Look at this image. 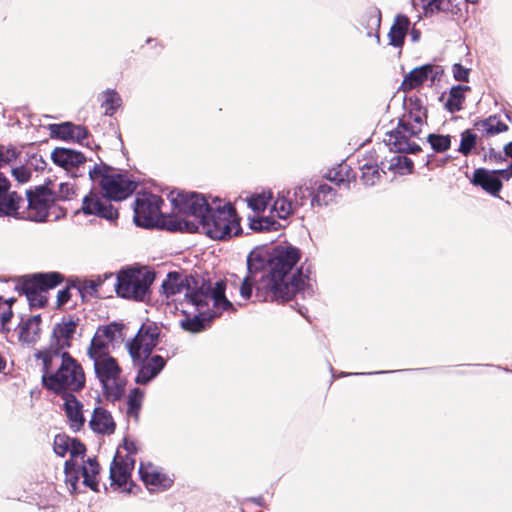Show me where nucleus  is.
Returning <instances> with one entry per match:
<instances>
[{
	"label": "nucleus",
	"mask_w": 512,
	"mask_h": 512,
	"mask_svg": "<svg viewBox=\"0 0 512 512\" xmlns=\"http://www.w3.org/2000/svg\"><path fill=\"white\" fill-rule=\"evenodd\" d=\"M215 283L203 279L188 277L184 274L171 272L162 283L163 293L166 297H175L180 305L187 304V311L193 312L197 305L204 306L206 294L214 291Z\"/></svg>",
	"instance_id": "nucleus-4"
},
{
	"label": "nucleus",
	"mask_w": 512,
	"mask_h": 512,
	"mask_svg": "<svg viewBox=\"0 0 512 512\" xmlns=\"http://www.w3.org/2000/svg\"><path fill=\"white\" fill-rule=\"evenodd\" d=\"M409 19L404 15H398L389 31L390 44L395 47L403 45L405 35L409 28Z\"/></svg>",
	"instance_id": "nucleus-30"
},
{
	"label": "nucleus",
	"mask_w": 512,
	"mask_h": 512,
	"mask_svg": "<svg viewBox=\"0 0 512 512\" xmlns=\"http://www.w3.org/2000/svg\"><path fill=\"white\" fill-rule=\"evenodd\" d=\"M70 299L69 288L61 289L57 292V305L62 306Z\"/></svg>",
	"instance_id": "nucleus-50"
},
{
	"label": "nucleus",
	"mask_w": 512,
	"mask_h": 512,
	"mask_svg": "<svg viewBox=\"0 0 512 512\" xmlns=\"http://www.w3.org/2000/svg\"><path fill=\"white\" fill-rule=\"evenodd\" d=\"M122 329L117 323L99 326L87 349L88 357L93 361L109 356L114 343L123 339Z\"/></svg>",
	"instance_id": "nucleus-11"
},
{
	"label": "nucleus",
	"mask_w": 512,
	"mask_h": 512,
	"mask_svg": "<svg viewBox=\"0 0 512 512\" xmlns=\"http://www.w3.org/2000/svg\"><path fill=\"white\" fill-rule=\"evenodd\" d=\"M504 150H505V154H506L507 156H509V157H511V158H512V142H510L509 144H507V145L505 146ZM507 171H508V174H509L510 176H512V164H511L510 169H509V170H507Z\"/></svg>",
	"instance_id": "nucleus-55"
},
{
	"label": "nucleus",
	"mask_w": 512,
	"mask_h": 512,
	"mask_svg": "<svg viewBox=\"0 0 512 512\" xmlns=\"http://www.w3.org/2000/svg\"><path fill=\"white\" fill-rule=\"evenodd\" d=\"M477 135L471 130H465L461 133V140L458 151L467 156L475 148L477 144Z\"/></svg>",
	"instance_id": "nucleus-40"
},
{
	"label": "nucleus",
	"mask_w": 512,
	"mask_h": 512,
	"mask_svg": "<svg viewBox=\"0 0 512 512\" xmlns=\"http://www.w3.org/2000/svg\"><path fill=\"white\" fill-rule=\"evenodd\" d=\"M294 210V206L284 195L279 194L274 201L272 211L275 212L280 219H286Z\"/></svg>",
	"instance_id": "nucleus-39"
},
{
	"label": "nucleus",
	"mask_w": 512,
	"mask_h": 512,
	"mask_svg": "<svg viewBox=\"0 0 512 512\" xmlns=\"http://www.w3.org/2000/svg\"><path fill=\"white\" fill-rule=\"evenodd\" d=\"M299 251L289 246H279L269 254L256 248L247 257L248 275L242 280L240 296L248 300L255 285L257 297L265 301H287L304 288L307 276L294 269Z\"/></svg>",
	"instance_id": "nucleus-1"
},
{
	"label": "nucleus",
	"mask_w": 512,
	"mask_h": 512,
	"mask_svg": "<svg viewBox=\"0 0 512 512\" xmlns=\"http://www.w3.org/2000/svg\"><path fill=\"white\" fill-rule=\"evenodd\" d=\"M433 72L431 65H423L416 67L407 73L402 81L401 89L408 92L421 87L430 77Z\"/></svg>",
	"instance_id": "nucleus-24"
},
{
	"label": "nucleus",
	"mask_w": 512,
	"mask_h": 512,
	"mask_svg": "<svg viewBox=\"0 0 512 512\" xmlns=\"http://www.w3.org/2000/svg\"><path fill=\"white\" fill-rule=\"evenodd\" d=\"M429 142L435 151L443 152L451 145L450 136L444 135H430Z\"/></svg>",
	"instance_id": "nucleus-45"
},
{
	"label": "nucleus",
	"mask_w": 512,
	"mask_h": 512,
	"mask_svg": "<svg viewBox=\"0 0 512 512\" xmlns=\"http://www.w3.org/2000/svg\"><path fill=\"white\" fill-rule=\"evenodd\" d=\"M61 281L57 273L39 274L25 284L26 299L32 307H43L48 301V290Z\"/></svg>",
	"instance_id": "nucleus-14"
},
{
	"label": "nucleus",
	"mask_w": 512,
	"mask_h": 512,
	"mask_svg": "<svg viewBox=\"0 0 512 512\" xmlns=\"http://www.w3.org/2000/svg\"><path fill=\"white\" fill-rule=\"evenodd\" d=\"M408 120H410L411 124H420V134L422 133V127L424 124V118L422 115H417L415 117H410Z\"/></svg>",
	"instance_id": "nucleus-54"
},
{
	"label": "nucleus",
	"mask_w": 512,
	"mask_h": 512,
	"mask_svg": "<svg viewBox=\"0 0 512 512\" xmlns=\"http://www.w3.org/2000/svg\"><path fill=\"white\" fill-rule=\"evenodd\" d=\"M75 193L74 185L70 182L60 183L58 185V195L62 199H69Z\"/></svg>",
	"instance_id": "nucleus-46"
},
{
	"label": "nucleus",
	"mask_w": 512,
	"mask_h": 512,
	"mask_svg": "<svg viewBox=\"0 0 512 512\" xmlns=\"http://www.w3.org/2000/svg\"><path fill=\"white\" fill-rule=\"evenodd\" d=\"M4 193L0 194V215H16L19 209L20 197L16 193L3 196Z\"/></svg>",
	"instance_id": "nucleus-35"
},
{
	"label": "nucleus",
	"mask_w": 512,
	"mask_h": 512,
	"mask_svg": "<svg viewBox=\"0 0 512 512\" xmlns=\"http://www.w3.org/2000/svg\"><path fill=\"white\" fill-rule=\"evenodd\" d=\"M13 176L19 183H26L30 179V172L25 167H16L11 170Z\"/></svg>",
	"instance_id": "nucleus-47"
},
{
	"label": "nucleus",
	"mask_w": 512,
	"mask_h": 512,
	"mask_svg": "<svg viewBox=\"0 0 512 512\" xmlns=\"http://www.w3.org/2000/svg\"><path fill=\"white\" fill-rule=\"evenodd\" d=\"M51 134L63 140H72L82 143L87 137V131L84 127L73 125L66 122L50 126Z\"/></svg>",
	"instance_id": "nucleus-25"
},
{
	"label": "nucleus",
	"mask_w": 512,
	"mask_h": 512,
	"mask_svg": "<svg viewBox=\"0 0 512 512\" xmlns=\"http://www.w3.org/2000/svg\"><path fill=\"white\" fill-rule=\"evenodd\" d=\"M171 202L178 213L186 216L183 221L172 223L169 230L200 232L211 239L223 240L241 232L239 218L230 204L213 202L197 193H172Z\"/></svg>",
	"instance_id": "nucleus-2"
},
{
	"label": "nucleus",
	"mask_w": 512,
	"mask_h": 512,
	"mask_svg": "<svg viewBox=\"0 0 512 512\" xmlns=\"http://www.w3.org/2000/svg\"><path fill=\"white\" fill-rule=\"evenodd\" d=\"M54 452L64 457L70 455V459L65 462L64 471L66 475V482L70 484L71 490L75 491L78 482V471L76 467L79 465V459H82L85 454V446L74 438H70L64 434H58L54 438L53 443Z\"/></svg>",
	"instance_id": "nucleus-9"
},
{
	"label": "nucleus",
	"mask_w": 512,
	"mask_h": 512,
	"mask_svg": "<svg viewBox=\"0 0 512 512\" xmlns=\"http://www.w3.org/2000/svg\"><path fill=\"white\" fill-rule=\"evenodd\" d=\"M328 177H329V179H330V180H333V181H339V182L344 181L343 176H339V177H338L337 175L332 176V175H331V172L329 173V176H328Z\"/></svg>",
	"instance_id": "nucleus-57"
},
{
	"label": "nucleus",
	"mask_w": 512,
	"mask_h": 512,
	"mask_svg": "<svg viewBox=\"0 0 512 512\" xmlns=\"http://www.w3.org/2000/svg\"><path fill=\"white\" fill-rule=\"evenodd\" d=\"M17 152L14 148L0 146V168L15 159ZM9 188V182L6 177L0 172V194L6 193Z\"/></svg>",
	"instance_id": "nucleus-34"
},
{
	"label": "nucleus",
	"mask_w": 512,
	"mask_h": 512,
	"mask_svg": "<svg viewBox=\"0 0 512 512\" xmlns=\"http://www.w3.org/2000/svg\"><path fill=\"white\" fill-rule=\"evenodd\" d=\"M89 177L93 182L99 183L104 196L111 200H123L135 190L134 182L104 164L90 169Z\"/></svg>",
	"instance_id": "nucleus-7"
},
{
	"label": "nucleus",
	"mask_w": 512,
	"mask_h": 512,
	"mask_svg": "<svg viewBox=\"0 0 512 512\" xmlns=\"http://www.w3.org/2000/svg\"><path fill=\"white\" fill-rule=\"evenodd\" d=\"M380 20H381L380 13L377 12V11H374L371 14V25H372V27H379L380 26Z\"/></svg>",
	"instance_id": "nucleus-53"
},
{
	"label": "nucleus",
	"mask_w": 512,
	"mask_h": 512,
	"mask_svg": "<svg viewBox=\"0 0 512 512\" xmlns=\"http://www.w3.org/2000/svg\"><path fill=\"white\" fill-rule=\"evenodd\" d=\"M36 356L42 360V383L48 390L63 395L84 387L83 368L67 351L42 350Z\"/></svg>",
	"instance_id": "nucleus-3"
},
{
	"label": "nucleus",
	"mask_w": 512,
	"mask_h": 512,
	"mask_svg": "<svg viewBox=\"0 0 512 512\" xmlns=\"http://www.w3.org/2000/svg\"><path fill=\"white\" fill-rule=\"evenodd\" d=\"M476 128L486 135H495L507 130V125L497 117H489L475 124Z\"/></svg>",
	"instance_id": "nucleus-33"
},
{
	"label": "nucleus",
	"mask_w": 512,
	"mask_h": 512,
	"mask_svg": "<svg viewBox=\"0 0 512 512\" xmlns=\"http://www.w3.org/2000/svg\"><path fill=\"white\" fill-rule=\"evenodd\" d=\"M335 195L336 193L330 185L322 184L318 187L312 203H317L318 205H327L333 201Z\"/></svg>",
	"instance_id": "nucleus-43"
},
{
	"label": "nucleus",
	"mask_w": 512,
	"mask_h": 512,
	"mask_svg": "<svg viewBox=\"0 0 512 512\" xmlns=\"http://www.w3.org/2000/svg\"><path fill=\"white\" fill-rule=\"evenodd\" d=\"M469 90L468 86H454L449 92V96L445 103L446 108L450 112L459 111L462 108V104L465 100V92Z\"/></svg>",
	"instance_id": "nucleus-31"
},
{
	"label": "nucleus",
	"mask_w": 512,
	"mask_h": 512,
	"mask_svg": "<svg viewBox=\"0 0 512 512\" xmlns=\"http://www.w3.org/2000/svg\"><path fill=\"white\" fill-rule=\"evenodd\" d=\"M51 158L56 165L67 171L85 162L82 153L66 148H55L51 153Z\"/></svg>",
	"instance_id": "nucleus-23"
},
{
	"label": "nucleus",
	"mask_w": 512,
	"mask_h": 512,
	"mask_svg": "<svg viewBox=\"0 0 512 512\" xmlns=\"http://www.w3.org/2000/svg\"><path fill=\"white\" fill-rule=\"evenodd\" d=\"M5 368V361L3 360V358L0 356V372Z\"/></svg>",
	"instance_id": "nucleus-58"
},
{
	"label": "nucleus",
	"mask_w": 512,
	"mask_h": 512,
	"mask_svg": "<svg viewBox=\"0 0 512 512\" xmlns=\"http://www.w3.org/2000/svg\"><path fill=\"white\" fill-rule=\"evenodd\" d=\"M453 76L458 81H466L468 79L469 70L460 64H454L452 67Z\"/></svg>",
	"instance_id": "nucleus-48"
},
{
	"label": "nucleus",
	"mask_w": 512,
	"mask_h": 512,
	"mask_svg": "<svg viewBox=\"0 0 512 512\" xmlns=\"http://www.w3.org/2000/svg\"><path fill=\"white\" fill-rule=\"evenodd\" d=\"M40 333V317L33 316L23 321L18 326V338L23 343H34Z\"/></svg>",
	"instance_id": "nucleus-29"
},
{
	"label": "nucleus",
	"mask_w": 512,
	"mask_h": 512,
	"mask_svg": "<svg viewBox=\"0 0 512 512\" xmlns=\"http://www.w3.org/2000/svg\"><path fill=\"white\" fill-rule=\"evenodd\" d=\"M381 173L376 165L364 163L361 165V180L366 186H374L379 182Z\"/></svg>",
	"instance_id": "nucleus-36"
},
{
	"label": "nucleus",
	"mask_w": 512,
	"mask_h": 512,
	"mask_svg": "<svg viewBox=\"0 0 512 512\" xmlns=\"http://www.w3.org/2000/svg\"><path fill=\"white\" fill-rule=\"evenodd\" d=\"M81 460L80 464L76 467L78 471V475L81 474L83 477V483L91 488L92 490H97L98 486V474H99V464L94 458H88L87 460Z\"/></svg>",
	"instance_id": "nucleus-27"
},
{
	"label": "nucleus",
	"mask_w": 512,
	"mask_h": 512,
	"mask_svg": "<svg viewBox=\"0 0 512 512\" xmlns=\"http://www.w3.org/2000/svg\"><path fill=\"white\" fill-rule=\"evenodd\" d=\"M385 143L393 150L401 153H415L420 148V124H411L404 120L394 131L389 132Z\"/></svg>",
	"instance_id": "nucleus-10"
},
{
	"label": "nucleus",
	"mask_w": 512,
	"mask_h": 512,
	"mask_svg": "<svg viewBox=\"0 0 512 512\" xmlns=\"http://www.w3.org/2000/svg\"><path fill=\"white\" fill-rule=\"evenodd\" d=\"M272 199L270 191L254 194L247 199L248 206L255 212H263Z\"/></svg>",
	"instance_id": "nucleus-37"
},
{
	"label": "nucleus",
	"mask_w": 512,
	"mask_h": 512,
	"mask_svg": "<svg viewBox=\"0 0 512 512\" xmlns=\"http://www.w3.org/2000/svg\"><path fill=\"white\" fill-rule=\"evenodd\" d=\"M446 0H427V9L433 13L441 9H445L444 2Z\"/></svg>",
	"instance_id": "nucleus-51"
},
{
	"label": "nucleus",
	"mask_w": 512,
	"mask_h": 512,
	"mask_svg": "<svg viewBox=\"0 0 512 512\" xmlns=\"http://www.w3.org/2000/svg\"><path fill=\"white\" fill-rule=\"evenodd\" d=\"M391 165L398 169L401 174L411 173L413 169V162L406 156H394L391 159Z\"/></svg>",
	"instance_id": "nucleus-44"
},
{
	"label": "nucleus",
	"mask_w": 512,
	"mask_h": 512,
	"mask_svg": "<svg viewBox=\"0 0 512 512\" xmlns=\"http://www.w3.org/2000/svg\"><path fill=\"white\" fill-rule=\"evenodd\" d=\"M82 210L85 214L98 215L107 220H114L118 216L117 211L110 203L92 192L83 198Z\"/></svg>",
	"instance_id": "nucleus-20"
},
{
	"label": "nucleus",
	"mask_w": 512,
	"mask_h": 512,
	"mask_svg": "<svg viewBox=\"0 0 512 512\" xmlns=\"http://www.w3.org/2000/svg\"><path fill=\"white\" fill-rule=\"evenodd\" d=\"M140 364L138 374L136 376V383L147 384L155 378L165 366V360L159 355L143 358L140 361L134 362Z\"/></svg>",
	"instance_id": "nucleus-21"
},
{
	"label": "nucleus",
	"mask_w": 512,
	"mask_h": 512,
	"mask_svg": "<svg viewBox=\"0 0 512 512\" xmlns=\"http://www.w3.org/2000/svg\"><path fill=\"white\" fill-rule=\"evenodd\" d=\"M154 281V274L146 268L122 270L113 280L118 296L125 299L144 301L149 287Z\"/></svg>",
	"instance_id": "nucleus-6"
},
{
	"label": "nucleus",
	"mask_w": 512,
	"mask_h": 512,
	"mask_svg": "<svg viewBox=\"0 0 512 512\" xmlns=\"http://www.w3.org/2000/svg\"><path fill=\"white\" fill-rule=\"evenodd\" d=\"M159 334L160 329L153 322L144 323L140 327L134 339L126 345L133 362L150 356L158 343Z\"/></svg>",
	"instance_id": "nucleus-13"
},
{
	"label": "nucleus",
	"mask_w": 512,
	"mask_h": 512,
	"mask_svg": "<svg viewBox=\"0 0 512 512\" xmlns=\"http://www.w3.org/2000/svg\"><path fill=\"white\" fill-rule=\"evenodd\" d=\"M75 331L76 323L72 320H63L57 323L53 328L50 344L45 350L66 351L71 346Z\"/></svg>",
	"instance_id": "nucleus-18"
},
{
	"label": "nucleus",
	"mask_w": 512,
	"mask_h": 512,
	"mask_svg": "<svg viewBox=\"0 0 512 512\" xmlns=\"http://www.w3.org/2000/svg\"><path fill=\"white\" fill-rule=\"evenodd\" d=\"M143 398L144 392L138 388H134L130 392L127 400V413L129 416L137 418L140 408L142 406Z\"/></svg>",
	"instance_id": "nucleus-38"
},
{
	"label": "nucleus",
	"mask_w": 512,
	"mask_h": 512,
	"mask_svg": "<svg viewBox=\"0 0 512 512\" xmlns=\"http://www.w3.org/2000/svg\"><path fill=\"white\" fill-rule=\"evenodd\" d=\"M63 400V408L70 422V426L75 430H79L85 422L82 404L72 393L63 394Z\"/></svg>",
	"instance_id": "nucleus-22"
},
{
	"label": "nucleus",
	"mask_w": 512,
	"mask_h": 512,
	"mask_svg": "<svg viewBox=\"0 0 512 512\" xmlns=\"http://www.w3.org/2000/svg\"><path fill=\"white\" fill-rule=\"evenodd\" d=\"M308 188L302 185H299L294 188V197L297 205H302L304 200L307 197Z\"/></svg>",
	"instance_id": "nucleus-49"
},
{
	"label": "nucleus",
	"mask_w": 512,
	"mask_h": 512,
	"mask_svg": "<svg viewBox=\"0 0 512 512\" xmlns=\"http://www.w3.org/2000/svg\"><path fill=\"white\" fill-rule=\"evenodd\" d=\"M94 370L108 399L115 401L124 393L125 381L122 370L111 355L93 360Z\"/></svg>",
	"instance_id": "nucleus-8"
},
{
	"label": "nucleus",
	"mask_w": 512,
	"mask_h": 512,
	"mask_svg": "<svg viewBox=\"0 0 512 512\" xmlns=\"http://www.w3.org/2000/svg\"><path fill=\"white\" fill-rule=\"evenodd\" d=\"M497 174L506 178L510 177L506 170L489 171L484 168H479L474 171L472 183L482 187V189L492 195H497L502 188V183L498 179Z\"/></svg>",
	"instance_id": "nucleus-19"
},
{
	"label": "nucleus",
	"mask_w": 512,
	"mask_h": 512,
	"mask_svg": "<svg viewBox=\"0 0 512 512\" xmlns=\"http://www.w3.org/2000/svg\"><path fill=\"white\" fill-rule=\"evenodd\" d=\"M205 307L197 305L193 312L187 311V304H182V312L186 318L181 320V327L189 332L198 333L204 330L209 322L219 316L223 311L234 310L233 303L225 297V288L222 281L215 283L214 291L206 294Z\"/></svg>",
	"instance_id": "nucleus-5"
},
{
	"label": "nucleus",
	"mask_w": 512,
	"mask_h": 512,
	"mask_svg": "<svg viewBox=\"0 0 512 512\" xmlns=\"http://www.w3.org/2000/svg\"><path fill=\"white\" fill-rule=\"evenodd\" d=\"M89 426L99 434H111L115 430V423L111 414L101 407L94 409Z\"/></svg>",
	"instance_id": "nucleus-26"
},
{
	"label": "nucleus",
	"mask_w": 512,
	"mask_h": 512,
	"mask_svg": "<svg viewBox=\"0 0 512 512\" xmlns=\"http://www.w3.org/2000/svg\"><path fill=\"white\" fill-rule=\"evenodd\" d=\"M250 227L255 231L277 230L280 224L272 217H257L250 220Z\"/></svg>",
	"instance_id": "nucleus-41"
},
{
	"label": "nucleus",
	"mask_w": 512,
	"mask_h": 512,
	"mask_svg": "<svg viewBox=\"0 0 512 512\" xmlns=\"http://www.w3.org/2000/svg\"><path fill=\"white\" fill-rule=\"evenodd\" d=\"M135 460L132 456L122 457L116 454L110 467V478L112 483L117 485L124 492H131L130 477L134 467Z\"/></svg>",
	"instance_id": "nucleus-17"
},
{
	"label": "nucleus",
	"mask_w": 512,
	"mask_h": 512,
	"mask_svg": "<svg viewBox=\"0 0 512 512\" xmlns=\"http://www.w3.org/2000/svg\"><path fill=\"white\" fill-rule=\"evenodd\" d=\"M162 199L158 195H138L134 205V222L137 226L150 228L160 223Z\"/></svg>",
	"instance_id": "nucleus-12"
},
{
	"label": "nucleus",
	"mask_w": 512,
	"mask_h": 512,
	"mask_svg": "<svg viewBox=\"0 0 512 512\" xmlns=\"http://www.w3.org/2000/svg\"><path fill=\"white\" fill-rule=\"evenodd\" d=\"M141 480L150 491H163L173 485V477L163 468L151 463H141L139 467Z\"/></svg>",
	"instance_id": "nucleus-16"
},
{
	"label": "nucleus",
	"mask_w": 512,
	"mask_h": 512,
	"mask_svg": "<svg viewBox=\"0 0 512 512\" xmlns=\"http://www.w3.org/2000/svg\"><path fill=\"white\" fill-rule=\"evenodd\" d=\"M411 36H412V40L414 42L418 41L419 38H420V32L419 31H416V30H413L412 33H411Z\"/></svg>",
	"instance_id": "nucleus-56"
},
{
	"label": "nucleus",
	"mask_w": 512,
	"mask_h": 512,
	"mask_svg": "<svg viewBox=\"0 0 512 512\" xmlns=\"http://www.w3.org/2000/svg\"><path fill=\"white\" fill-rule=\"evenodd\" d=\"M14 298L2 299L0 297V328L3 332H9L12 329L11 319L13 317L12 304Z\"/></svg>",
	"instance_id": "nucleus-32"
},
{
	"label": "nucleus",
	"mask_w": 512,
	"mask_h": 512,
	"mask_svg": "<svg viewBox=\"0 0 512 512\" xmlns=\"http://www.w3.org/2000/svg\"><path fill=\"white\" fill-rule=\"evenodd\" d=\"M103 103L102 105L105 107V113L107 115H112L117 108L121 106V97L114 90H107L103 93Z\"/></svg>",
	"instance_id": "nucleus-42"
},
{
	"label": "nucleus",
	"mask_w": 512,
	"mask_h": 512,
	"mask_svg": "<svg viewBox=\"0 0 512 512\" xmlns=\"http://www.w3.org/2000/svg\"><path fill=\"white\" fill-rule=\"evenodd\" d=\"M28 206L26 217L35 222L50 221L51 210L55 208L53 195L46 188H38L35 192L28 193Z\"/></svg>",
	"instance_id": "nucleus-15"
},
{
	"label": "nucleus",
	"mask_w": 512,
	"mask_h": 512,
	"mask_svg": "<svg viewBox=\"0 0 512 512\" xmlns=\"http://www.w3.org/2000/svg\"><path fill=\"white\" fill-rule=\"evenodd\" d=\"M108 280H111L113 282L114 277L112 274H105L103 277L93 276L79 281L78 288L83 296H102V288L105 285L106 281Z\"/></svg>",
	"instance_id": "nucleus-28"
},
{
	"label": "nucleus",
	"mask_w": 512,
	"mask_h": 512,
	"mask_svg": "<svg viewBox=\"0 0 512 512\" xmlns=\"http://www.w3.org/2000/svg\"><path fill=\"white\" fill-rule=\"evenodd\" d=\"M124 448L128 452V456L135 454L138 450L136 443L127 439L124 441Z\"/></svg>",
	"instance_id": "nucleus-52"
}]
</instances>
